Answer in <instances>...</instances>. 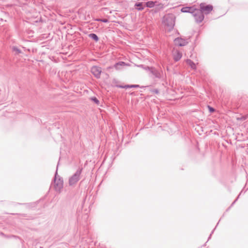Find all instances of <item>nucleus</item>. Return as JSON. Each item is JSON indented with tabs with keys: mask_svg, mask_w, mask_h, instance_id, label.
<instances>
[{
	"mask_svg": "<svg viewBox=\"0 0 248 248\" xmlns=\"http://www.w3.org/2000/svg\"><path fill=\"white\" fill-rule=\"evenodd\" d=\"M175 17L173 14H168L165 16L163 18V22L167 27V29L170 31L175 25Z\"/></svg>",
	"mask_w": 248,
	"mask_h": 248,
	"instance_id": "nucleus-1",
	"label": "nucleus"
},
{
	"mask_svg": "<svg viewBox=\"0 0 248 248\" xmlns=\"http://www.w3.org/2000/svg\"><path fill=\"white\" fill-rule=\"evenodd\" d=\"M54 183L55 190L57 192L60 193L63 188V181L62 177L58 175L57 169L55 172Z\"/></svg>",
	"mask_w": 248,
	"mask_h": 248,
	"instance_id": "nucleus-2",
	"label": "nucleus"
},
{
	"mask_svg": "<svg viewBox=\"0 0 248 248\" xmlns=\"http://www.w3.org/2000/svg\"><path fill=\"white\" fill-rule=\"evenodd\" d=\"M82 171V168H79L76 172L69 178V185L75 186L80 180V175Z\"/></svg>",
	"mask_w": 248,
	"mask_h": 248,
	"instance_id": "nucleus-3",
	"label": "nucleus"
},
{
	"mask_svg": "<svg viewBox=\"0 0 248 248\" xmlns=\"http://www.w3.org/2000/svg\"><path fill=\"white\" fill-rule=\"evenodd\" d=\"M145 70H149L155 78L161 79L163 77V72L162 70H157L153 67L147 66Z\"/></svg>",
	"mask_w": 248,
	"mask_h": 248,
	"instance_id": "nucleus-4",
	"label": "nucleus"
},
{
	"mask_svg": "<svg viewBox=\"0 0 248 248\" xmlns=\"http://www.w3.org/2000/svg\"><path fill=\"white\" fill-rule=\"evenodd\" d=\"M192 15L194 16L195 21L197 23L202 22L204 18V16L202 13L201 10H200L199 9L195 8Z\"/></svg>",
	"mask_w": 248,
	"mask_h": 248,
	"instance_id": "nucleus-5",
	"label": "nucleus"
},
{
	"mask_svg": "<svg viewBox=\"0 0 248 248\" xmlns=\"http://www.w3.org/2000/svg\"><path fill=\"white\" fill-rule=\"evenodd\" d=\"M200 10H201L202 14L207 15L213 10V6L211 5H206L204 3H202L200 5Z\"/></svg>",
	"mask_w": 248,
	"mask_h": 248,
	"instance_id": "nucleus-6",
	"label": "nucleus"
},
{
	"mask_svg": "<svg viewBox=\"0 0 248 248\" xmlns=\"http://www.w3.org/2000/svg\"><path fill=\"white\" fill-rule=\"evenodd\" d=\"M91 72L97 78H100L102 69L100 67L93 66L91 68Z\"/></svg>",
	"mask_w": 248,
	"mask_h": 248,
	"instance_id": "nucleus-7",
	"label": "nucleus"
},
{
	"mask_svg": "<svg viewBox=\"0 0 248 248\" xmlns=\"http://www.w3.org/2000/svg\"><path fill=\"white\" fill-rule=\"evenodd\" d=\"M176 45L179 46H185L188 44L187 39H184L181 38H177L174 40Z\"/></svg>",
	"mask_w": 248,
	"mask_h": 248,
	"instance_id": "nucleus-8",
	"label": "nucleus"
},
{
	"mask_svg": "<svg viewBox=\"0 0 248 248\" xmlns=\"http://www.w3.org/2000/svg\"><path fill=\"white\" fill-rule=\"evenodd\" d=\"M195 8L193 6L184 7L181 9V11L183 13H189L192 14Z\"/></svg>",
	"mask_w": 248,
	"mask_h": 248,
	"instance_id": "nucleus-9",
	"label": "nucleus"
},
{
	"mask_svg": "<svg viewBox=\"0 0 248 248\" xmlns=\"http://www.w3.org/2000/svg\"><path fill=\"white\" fill-rule=\"evenodd\" d=\"M173 56L174 60L175 62H178L181 59L182 55V53L180 51L176 50L173 52Z\"/></svg>",
	"mask_w": 248,
	"mask_h": 248,
	"instance_id": "nucleus-10",
	"label": "nucleus"
},
{
	"mask_svg": "<svg viewBox=\"0 0 248 248\" xmlns=\"http://www.w3.org/2000/svg\"><path fill=\"white\" fill-rule=\"evenodd\" d=\"M186 63L190 66V67L193 69H196V66L195 63L192 61L190 59H187L186 61Z\"/></svg>",
	"mask_w": 248,
	"mask_h": 248,
	"instance_id": "nucleus-11",
	"label": "nucleus"
},
{
	"mask_svg": "<svg viewBox=\"0 0 248 248\" xmlns=\"http://www.w3.org/2000/svg\"><path fill=\"white\" fill-rule=\"evenodd\" d=\"M126 65V63L124 62H119L116 63L114 65V67L117 70H120L121 69V67Z\"/></svg>",
	"mask_w": 248,
	"mask_h": 248,
	"instance_id": "nucleus-12",
	"label": "nucleus"
},
{
	"mask_svg": "<svg viewBox=\"0 0 248 248\" xmlns=\"http://www.w3.org/2000/svg\"><path fill=\"white\" fill-rule=\"evenodd\" d=\"M135 6L136 7V9L138 11H142L144 9L143 2H137L135 4Z\"/></svg>",
	"mask_w": 248,
	"mask_h": 248,
	"instance_id": "nucleus-13",
	"label": "nucleus"
},
{
	"mask_svg": "<svg viewBox=\"0 0 248 248\" xmlns=\"http://www.w3.org/2000/svg\"><path fill=\"white\" fill-rule=\"evenodd\" d=\"M156 2V1H149L145 3V5L146 7L151 8L154 7Z\"/></svg>",
	"mask_w": 248,
	"mask_h": 248,
	"instance_id": "nucleus-14",
	"label": "nucleus"
},
{
	"mask_svg": "<svg viewBox=\"0 0 248 248\" xmlns=\"http://www.w3.org/2000/svg\"><path fill=\"white\" fill-rule=\"evenodd\" d=\"M88 36L92 39L93 40H94L95 42H98L99 40V38L97 36V35L95 33H90L88 35Z\"/></svg>",
	"mask_w": 248,
	"mask_h": 248,
	"instance_id": "nucleus-15",
	"label": "nucleus"
},
{
	"mask_svg": "<svg viewBox=\"0 0 248 248\" xmlns=\"http://www.w3.org/2000/svg\"><path fill=\"white\" fill-rule=\"evenodd\" d=\"M120 87L121 88H124V89L131 88H138V87H139V85H126L125 86H120Z\"/></svg>",
	"mask_w": 248,
	"mask_h": 248,
	"instance_id": "nucleus-16",
	"label": "nucleus"
},
{
	"mask_svg": "<svg viewBox=\"0 0 248 248\" xmlns=\"http://www.w3.org/2000/svg\"><path fill=\"white\" fill-rule=\"evenodd\" d=\"M12 49L14 51L16 52L17 54L21 52V51L16 46H13Z\"/></svg>",
	"mask_w": 248,
	"mask_h": 248,
	"instance_id": "nucleus-17",
	"label": "nucleus"
},
{
	"mask_svg": "<svg viewBox=\"0 0 248 248\" xmlns=\"http://www.w3.org/2000/svg\"><path fill=\"white\" fill-rule=\"evenodd\" d=\"M97 21H101V22H103V23H108V19H107L106 18L98 19H97Z\"/></svg>",
	"mask_w": 248,
	"mask_h": 248,
	"instance_id": "nucleus-18",
	"label": "nucleus"
},
{
	"mask_svg": "<svg viewBox=\"0 0 248 248\" xmlns=\"http://www.w3.org/2000/svg\"><path fill=\"white\" fill-rule=\"evenodd\" d=\"M91 99L96 104H99V101L95 97H92Z\"/></svg>",
	"mask_w": 248,
	"mask_h": 248,
	"instance_id": "nucleus-19",
	"label": "nucleus"
},
{
	"mask_svg": "<svg viewBox=\"0 0 248 248\" xmlns=\"http://www.w3.org/2000/svg\"><path fill=\"white\" fill-rule=\"evenodd\" d=\"M208 107L209 110L210 112L212 113V112H213L215 111V109L214 108H213L212 107H211L209 106H208Z\"/></svg>",
	"mask_w": 248,
	"mask_h": 248,
	"instance_id": "nucleus-20",
	"label": "nucleus"
},
{
	"mask_svg": "<svg viewBox=\"0 0 248 248\" xmlns=\"http://www.w3.org/2000/svg\"><path fill=\"white\" fill-rule=\"evenodd\" d=\"M138 66H139V67H141V68H144V69H145V68L147 67V66H146V67H144V65H142V64L140 65H139Z\"/></svg>",
	"mask_w": 248,
	"mask_h": 248,
	"instance_id": "nucleus-21",
	"label": "nucleus"
},
{
	"mask_svg": "<svg viewBox=\"0 0 248 248\" xmlns=\"http://www.w3.org/2000/svg\"><path fill=\"white\" fill-rule=\"evenodd\" d=\"M236 200H237V199L232 202V205L235 203V202L236 201Z\"/></svg>",
	"mask_w": 248,
	"mask_h": 248,
	"instance_id": "nucleus-22",
	"label": "nucleus"
},
{
	"mask_svg": "<svg viewBox=\"0 0 248 248\" xmlns=\"http://www.w3.org/2000/svg\"><path fill=\"white\" fill-rule=\"evenodd\" d=\"M245 119H246L245 117H243V118H242V119H244V120H245Z\"/></svg>",
	"mask_w": 248,
	"mask_h": 248,
	"instance_id": "nucleus-23",
	"label": "nucleus"
}]
</instances>
